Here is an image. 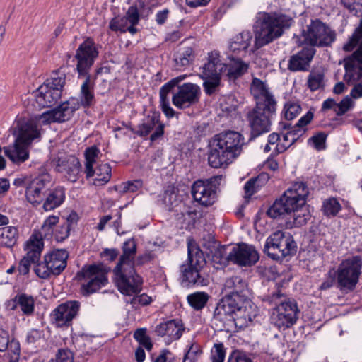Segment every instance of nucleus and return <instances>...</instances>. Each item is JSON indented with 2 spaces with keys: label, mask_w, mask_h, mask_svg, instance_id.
Returning a JSON list of instances; mask_svg holds the SVG:
<instances>
[{
  "label": "nucleus",
  "mask_w": 362,
  "mask_h": 362,
  "mask_svg": "<svg viewBox=\"0 0 362 362\" xmlns=\"http://www.w3.org/2000/svg\"><path fill=\"white\" fill-rule=\"evenodd\" d=\"M244 137L235 131H228L215 135L210 141L208 162L214 168H226L241 153Z\"/></svg>",
  "instance_id": "1"
},
{
  "label": "nucleus",
  "mask_w": 362,
  "mask_h": 362,
  "mask_svg": "<svg viewBox=\"0 0 362 362\" xmlns=\"http://www.w3.org/2000/svg\"><path fill=\"white\" fill-rule=\"evenodd\" d=\"M293 23L288 15L281 12L259 13L254 23V47L258 49L280 37Z\"/></svg>",
  "instance_id": "2"
},
{
  "label": "nucleus",
  "mask_w": 362,
  "mask_h": 362,
  "mask_svg": "<svg viewBox=\"0 0 362 362\" xmlns=\"http://www.w3.org/2000/svg\"><path fill=\"white\" fill-rule=\"evenodd\" d=\"M13 144L4 147L5 156L13 163L21 164L29 158V147L35 140H40L41 131L32 122L18 123L13 131Z\"/></svg>",
  "instance_id": "3"
},
{
  "label": "nucleus",
  "mask_w": 362,
  "mask_h": 362,
  "mask_svg": "<svg viewBox=\"0 0 362 362\" xmlns=\"http://www.w3.org/2000/svg\"><path fill=\"white\" fill-rule=\"evenodd\" d=\"M267 300L274 305L271 315L272 322L279 329L285 330L294 324L298 318L299 310L294 299L288 298L280 291L268 296Z\"/></svg>",
  "instance_id": "4"
},
{
  "label": "nucleus",
  "mask_w": 362,
  "mask_h": 362,
  "mask_svg": "<svg viewBox=\"0 0 362 362\" xmlns=\"http://www.w3.org/2000/svg\"><path fill=\"white\" fill-rule=\"evenodd\" d=\"M309 194L308 186L302 182L292 185L284 194L269 208L267 215L272 218L291 214L305 204Z\"/></svg>",
  "instance_id": "5"
},
{
  "label": "nucleus",
  "mask_w": 362,
  "mask_h": 362,
  "mask_svg": "<svg viewBox=\"0 0 362 362\" xmlns=\"http://www.w3.org/2000/svg\"><path fill=\"white\" fill-rule=\"evenodd\" d=\"M361 271L362 257L361 256H351L342 260L336 272L337 288L340 291H354L359 281Z\"/></svg>",
  "instance_id": "6"
},
{
  "label": "nucleus",
  "mask_w": 362,
  "mask_h": 362,
  "mask_svg": "<svg viewBox=\"0 0 362 362\" xmlns=\"http://www.w3.org/2000/svg\"><path fill=\"white\" fill-rule=\"evenodd\" d=\"M187 262V264H182L180 268L182 283L186 286L206 285V280L200 274L206 264L204 254L196 245L190 243L188 244Z\"/></svg>",
  "instance_id": "7"
},
{
  "label": "nucleus",
  "mask_w": 362,
  "mask_h": 362,
  "mask_svg": "<svg viewBox=\"0 0 362 362\" xmlns=\"http://www.w3.org/2000/svg\"><path fill=\"white\" fill-rule=\"evenodd\" d=\"M303 42L308 47H330L336 40V32L320 19L312 20L302 30Z\"/></svg>",
  "instance_id": "8"
},
{
  "label": "nucleus",
  "mask_w": 362,
  "mask_h": 362,
  "mask_svg": "<svg viewBox=\"0 0 362 362\" xmlns=\"http://www.w3.org/2000/svg\"><path fill=\"white\" fill-rule=\"evenodd\" d=\"M108 271L102 264L85 265L78 273V279L82 281L81 294L88 296L106 286Z\"/></svg>",
  "instance_id": "9"
},
{
  "label": "nucleus",
  "mask_w": 362,
  "mask_h": 362,
  "mask_svg": "<svg viewBox=\"0 0 362 362\" xmlns=\"http://www.w3.org/2000/svg\"><path fill=\"white\" fill-rule=\"evenodd\" d=\"M69 253L66 250L57 249L50 251L43 257V260L34 267L35 274L42 279L51 276L59 275L66 267Z\"/></svg>",
  "instance_id": "10"
},
{
  "label": "nucleus",
  "mask_w": 362,
  "mask_h": 362,
  "mask_svg": "<svg viewBox=\"0 0 362 362\" xmlns=\"http://www.w3.org/2000/svg\"><path fill=\"white\" fill-rule=\"evenodd\" d=\"M98 50L93 39L88 37L78 47L75 57L77 60L76 69L79 76L86 78L81 86V90H89L90 77L88 70L98 56Z\"/></svg>",
  "instance_id": "11"
},
{
  "label": "nucleus",
  "mask_w": 362,
  "mask_h": 362,
  "mask_svg": "<svg viewBox=\"0 0 362 362\" xmlns=\"http://www.w3.org/2000/svg\"><path fill=\"white\" fill-rule=\"evenodd\" d=\"M296 247L290 234L277 230L267 238L264 251L273 259H279L294 254Z\"/></svg>",
  "instance_id": "12"
},
{
  "label": "nucleus",
  "mask_w": 362,
  "mask_h": 362,
  "mask_svg": "<svg viewBox=\"0 0 362 362\" xmlns=\"http://www.w3.org/2000/svg\"><path fill=\"white\" fill-rule=\"evenodd\" d=\"M100 150L93 146L86 149L84 152L85 156V170L86 178L95 177L93 185H104L107 184L111 178V167L108 163L98 164L95 168L93 165L96 163L99 157Z\"/></svg>",
  "instance_id": "13"
},
{
  "label": "nucleus",
  "mask_w": 362,
  "mask_h": 362,
  "mask_svg": "<svg viewBox=\"0 0 362 362\" xmlns=\"http://www.w3.org/2000/svg\"><path fill=\"white\" fill-rule=\"evenodd\" d=\"M78 108L79 105L76 103V100L69 99L54 109L35 115L33 119L28 122L32 121L36 126H37V123L45 125L52 122H64L70 119L74 112Z\"/></svg>",
  "instance_id": "14"
},
{
  "label": "nucleus",
  "mask_w": 362,
  "mask_h": 362,
  "mask_svg": "<svg viewBox=\"0 0 362 362\" xmlns=\"http://www.w3.org/2000/svg\"><path fill=\"white\" fill-rule=\"evenodd\" d=\"M221 176H215L207 180H198L191 187V193L194 201L204 206L213 205L217 199V187L215 182Z\"/></svg>",
  "instance_id": "15"
},
{
  "label": "nucleus",
  "mask_w": 362,
  "mask_h": 362,
  "mask_svg": "<svg viewBox=\"0 0 362 362\" xmlns=\"http://www.w3.org/2000/svg\"><path fill=\"white\" fill-rule=\"evenodd\" d=\"M114 274L115 284L122 293L131 296L140 292L142 279L136 274L134 267L131 271L127 267L116 266Z\"/></svg>",
  "instance_id": "16"
},
{
  "label": "nucleus",
  "mask_w": 362,
  "mask_h": 362,
  "mask_svg": "<svg viewBox=\"0 0 362 362\" xmlns=\"http://www.w3.org/2000/svg\"><path fill=\"white\" fill-rule=\"evenodd\" d=\"M223 64L221 62L218 52L212 51L209 53L207 62L202 67L204 90H214L218 86L222 76L221 69L223 70Z\"/></svg>",
  "instance_id": "17"
},
{
  "label": "nucleus",
  "mask_w": 362,
  "mask_h": 362,
  "mask_svg": "<svg viewBox=\"0 0 362 362\" xmlns=\"http://www.w3.org/2000/svg\"><path fill=\"white\" fill-rule=\"evenodd\" d=\"M259 259V255L255 247L244 243L237 244L229 252L230 262L240 267H251Z\"/></svg>",
  "instance_id": "18"
},
{
  "label": "nucleus",
  "mask_w": 362,
  "mask_h": 362,
  "mask_svg": "<svg viewBox=\"0 0 362 362\" xmlns=\"http://www.w3.org/2000/svg\"><path fill=\"white\" fill-rule=\"evenodd\" d=\"M313 118V113L311 111H308L298 121L293 129L283 134L281 138L280 137V142L276 144L274 151L276 153H280L289 148L305 132V129L303 128L308 124Z\"/></svg>",
  "instance_id": "19"
},
{
  "label": "nucleus",
  "mask_w": 362,
  "mask_h": 362,
  "mask_svg": "<svg viewBox=\"0 0 362 362\" xmlns=\"http://www.w3.org/2000/svg\"><path fill=\"white\" fill-rule=\"evenodd\" d=\"M249 300L247 296L225 295L216 306L214 317L218 320H223L225 317L231 316Z\"/></svg>",
  "instance_id": "20"
},
{
  "label": "nucleus",
  "mask_w": 362,
  "mask_h": 362,
  "mask_svg": "<svg viewBox=\"0 0 362 362\" xmlns=\"http://www.w3.org/2000/svg\"><path fill=\"white\" fill-rule=\"evenodd\" d=\"M51 182L47 173H43L29 182L26 186L25 197L32 204H39L43 198V193Z\"/></svg>",
  "instance_id": "21"
},
{
  "label": "nucleus",
  "mask_w": 362,
  "mask_h": 362,
  "mask_svg": "<svg viewBox=\"0 0 362 362\" xmlns=\"http://www.w3.org/2000/svg\"><path fill=\"white\" fill-rule=\"evenodd\" d=\"M316 49L311 47H304L296 54L290 57L288 62V69L293 72L307 71L309 70Z\"/></svg>",
  "instance_id": "22"
},
{
  "label": "nucleus",
  "mask_w": 362,
  "mask_h": 362,
  "mask_svg": "<svg viewBox=\"0 0 362 362\" xmlns=\"http://www.w3.org/2000/svg\"><path fill=\"white\" fill-rule=\"evenodd\" d=\"M361 98H362V92H350L349 95L345 96L339 103L332 98H328L323 102L322 110L332 109L337 116L341 117L352 110L355 105L354 100Z\"/></svg>",
  "instance_id": "23"
},
{
  "label": "nucleus",
  "mask_w": 362,
  "mask_h": 362,
  "mask_svg": "<svg viewBox=\"0 0 362 362\" xmlns=\"http://www.w3.org/2000/svg\"><path fill=\"white\" fill-rule=\"evenodd\" d=\"M79 308V302L67 301L58 305L53 310L52 317L57 326L68 325L77 315Z\"/></svg>",
  "instance_id": "24"
},
{
  "label": "nucleus",
  "mask_w": 362,
  "mask_h": 362,
  "mask_svg": "<svg viewBox=\"0 0 362 362\" xmlns=\"http://www.w3.org/2000/svg\"><path fill=\"white\" fill-rule=\"evenodd\" d=\"M58 172L65 174L68 180L75 182L81 173V165L79 160L74 156L59 158L56 165Z\"/></svg>",
  "instance_id": "25"
},
{
  "label": "nucleus",
  "mask_w": 362,
  "mask_h": 362,
  "mask_svg": "<svg viewBox=\"0 0 362 362\" xmlns=\"http://www.w3.org/2000/svg\"><path fill=\"white\" fill-rule=\"evenodd\" d=\"M230 62L222 65L221 69L222 76L226 77L230 83H235V81L248 71L249 64L240 58L230 57Z\"/></svg>",
  "instance_id": "26"
},
{
  "label": "nucleus",
  "mask_w": 362,
  "mask_h": 362,
  "mask_svg": "<svg viewBox=\"0 0 362 362\" xmlns=\"http://www.w3.org/2000/svg\"><path fill=\"white\" fill-rule=\"evenodd\" d=\"M256 316V306L249 299L246 300L244 305L238 309L230 320L233 321L237 329H241L247 327Z\"/></svg>",
  "instance_id": "27"
},
{
  "label": "nucleus",
  "mask_w": 362,
  "mask_h": 362,
  "mask_svg": "<svg viewBox=\"0 0 362 362\" xmlns=\"http://www.w3.org/2000/svg\"><path fill=\"white\" fill-rule=\"evenodd\" d=\"M252 39L253 34L251 31L243 30L230 39L228 49L233 54L243 57L247 52Z\"/></svg>",
  "instance_id": "28"
},
{
  "label": "nucleus",
  "mask_w": 362,
  "mask_h": 362,
  "mask_svg": "<svg viewBox=\"0 0 362 362\" xmlns=\"http://www.w3.org/2000/svg\"><path fill=\"white\" fill-rule=\"evenodd\" d=\"M184 329L182 320L174 319L157 325L155 332L158 336H167L170 340L175 341L181 337Z\"/></svg>",
  "instance_id": "29"
},
{
  "label": "nucleus",
  "mask_w": 362,
  "mask_h": 362,
  "mask_svg": "<svg viewBox=\"0 0 362 362\" xmlns=\"http://www.w3.org/2000/svg\"><path fill=\"white\" fill-rule=\"evenodd\" d=\"M274 115L258 112L254 110L249 115V119L252 132L259 135L269 130L271 119Z\"/></svg>",
  "instance_id": "30"
},
{
  "label": "nucleus",
  "mask_w": 362,
  "mask_h": 362,
  "mask_svg": "<svg viewBox=\"0 0 362 362\" xmlns=\"http://www.w3.org/2000/svg\"><path fill=\"white\" fill-rule=\"evenodd\" d=\"M154 129V132L151 135V141H154L158 138L161 137L164 133V125L162 124L157 116L153 115L148 117L146 120L138 129V134L140 136H146Z\"/></svg>",
  "instance_id": "31"
},
{
  "label": "nucleus",
  "mask_w": 362,
  "mask_h": 362,
  "mask_svg": "<svg viewBox=\"0 0 362 362\" xmlns=\"http://www.w3.org/2000/svg\"><path fill=\"white\" fill-rule=\"evenodd\" d=\"M254 98L256 101V107L254 110L258 112L275 115L276 110V101L270 92H255Z\"/></svg>",
  "instance_id": "32"
},
{
  "label": "nucleus",
  "mask_w": 362,
  "mask_h": 362,
  "mask_svg": "<svg viewBox=\"0 0 362 362\" xmlns=\"http://www.w3.org/2000/svg\"><path fill=\"white\" fill-rule=\"evenodd\" d=\"M146 6V4L143 0H136L132 6H130L126 11L124 16L130 24L129 33L134 35L138 33L136 28L141 16Z\"/></svg>",
  "instance_id": "33"
},
{
  "label": "nucleus",
  "mask_w": 362,
  "mask_h": 362,
  "mask_svg": "<svg viewBox=\"0 0 362 362\" xmlns=\"http://www.w3.org/2000/svg\"><path fill=\"white\" fill-rule=\"evenodd\" d=\"M43 248V239L40 238V235L33 233L25 243L24 250L26 252L25 256L38 263L40 262V258Z\"/></svg>",
  "instance_id": "34"
},
{
  "label": "nucleus",
  "mask_w": 362,
  "mask_h": 362,
  "mask_svg": "<svg viewBox=\"0 0 362 362\" xmlns=\"http://www.w3.org/2000/svg\"><path fill=\"white\" fill-rule=\"evenodd\" d=\"M223 289L226 295L246 296L247 284L240 276H235L226 279Z\"/></svg>",
  "instance_id": "35"
},
{
  "label": "nucleus",
  "mask_w": 362,
  "mask_h": 362,
  "mask_svg": "<svg viewBox=\"0 0 362 362\" xmlns=\"http://www.w3.org/2000/svg\"><path fill=\"white\" fill-rule=\"evenodd\" d=\"M66 84V74L61 70L54 71L35 90H42L44 88L47 90H62Z\"/></svg>",
  "instance_id": "36"
},
{
  "label": "nucleus",
  "mask_w": 362,
  "mask_h": 362,
  "mask_svg": "<svg viewBox=\"0 0 362 362\" xmlns=\"http://www.w3.org/2000/svg\"><path fill=\"white\" fill-rule=\"evenodd\" d=\"M123 254L121 256L117 266L127 267V268L132 271L134 267V258L136 252V245L134 240L129 239L124 243Z\"/></svg>",
  "instance_id": "37"
},
{
  "label": "nucleus",
  "mask_w": 362,
  "mask_h": 362,
  "mask_svg": "<svg viewBox=\"0 0 362 362\" xmlns=\"http://www.w3.org/2000/svg\"><path fill=\"white\" fill-rule=\"evenodd\" d=\"M199 92H177L173 97V103L178 108H187L197 103Z\"/></svg>",
  "instance_id": "38"
},
{
  "label": "nucleus",
  "mask_w": 362,
  "mask_h": 362,
  "mask_svg": "<svg viewBox=\"0 0 362 362\" xmlns=\"http://www.w3.org/2000/svg\"><path fill=\"white\" fill-rule=\"evenodd\" d=\"M65 199V189L62 187H57L47 196L43 204V209L46 211H52L59 206Z\"/></svg>",
  "instance_id": "39"
},
{
  "label": "nucleus",
  "mask_w": 362,
  "mask_h": 362,
  "mask_svg": "<svg viewBox=\"0 0 362 362\" xmlns=\"http://www.w3.org/2000/svg\"><path fill=\"white\" fill-rule=\"evenodd\" d=\"M18 239V228L14 226L0 228V246L13 247Z\"/></svg>",
  "instance_id": "40"
},
{
  "label": "nucleus",
  "mask_w": 362,
  "mask_h": 362,
  "mask_svg": "<svg viewBox=\"0 0 362 362\" xmlns=\"http://www.w3.org/2000/svg\"><path fill=\"white\" fill-rule=\"evenodd\" d=\"M210 252L211 263L216 269L222 268L228 262H230L229 253H226V247L223 246L214 245Z\"/></svg>",
  "instance_id": "41"
},
{
  "label": "nucleus",
  "mask_w": 362,
  "mask_h": 362,
  "mask_svg": "<svg viewBox=\"0 0 362 362\" xmlns=\"http://www.w3.org/2000/svg\"><path fill=\"white\" fill-rule=\"evenodd\" d=\"M186 78V75H181L174 78H172L165 83L160 89V90H173L175 87H177L178 90H200L199 86L192 83H185L180 85V82Z\"/></svg>",
  "instance_id": "42"
},
{
  "label": "nucleus",
  "mask_w": 362,
  "mask_h": 362,
  "mask_svg": "<svg viewBox=\"0 0 362 362\" xmlns=\"http://www.w3.org/2000/svg\"><path fill=\"white\" fill-rule=\"evenodd\" d=\"M15 305L19 306L22 313L25 315H31L35 310V300L31 296L21 293L16 296L14 300Z\"/></svg>",
  "instance_id": "43"
},
{
  "label": "nucleus",
  "mask_w": 362,
  "mask_h": 362,
  "mask_svg": "<svg viewBox=\"0 0 362 362\" xmlns=\"http://www.w3.org/2000/svg\"><path fill=\"white\" fill-rule=\"evenodd\" d=\"M59 223V218L57 216H49L43 222L39 231H35L33 233L40 235L42 239L50 238L52 237L55 228Z\"/></svg>",
  "instance_id": "44"
},
{
  "label": "nucleus",
  "mask_w": 362,
  "mask_h": 362,
  "mask_svg": "<svg viewBox=\"0 0 362 362\" xmlns=\"http://www.w3.org/2000/svg\"><path fill=\"white\" fill-rule=\"evenodd\" d=\"M194 57V52L191 47H184L175 54V66L178 69L188 66Z\"/></svg>",
  "instance_id": "45"
},
{
  "label": "nucleus",
  "mask_w": 362,
  "mask_h": 362,
  "mask_svg": "<svg viewBox=\"0 0 362 362\" xmlns=\"http://www.w3.org/2000/svg\"><path fill=\"white\" fill-rule=\"evenodd\" d=\"M325 74L322 71H311L308 76V86L310 90H323L325 88Z\"/></svg>",
  "instance_id": "46"
},
{
  "label": "nucleus",
  "mask_w": 362,
  "mask_h": 362,
  "mask_svg": "<svg viewBox=\"0 0 362 362\" xmlns=\"http://www.w3.org/2000/svg\"><path fill=\"white\" fill-rule=\"evenodd\" d=\"M61 92H38L35 95L37 103L42 106H52L60 98Z\"/></svg>",
  "instance_id": "47"
},
{
  "label": "nucleus",
  "mask_w": 362,
  "mask_h": 362,
  "mask_svg": "<svg viewBox=\"0 0 362 362\" xmlns=\"http://www.w3.org/2000/svg\"><path fill=\"white\" fill-rule=\"evenodd\" d=\"M109 28L114 32L129 33L130 24L124 15H118L111 19L109 23Z\"/></svg>",
  "instance_id": "48"
},
{
  "label": "nucleus",
  "mask_w": 362,
  "mask_h": 362,
  "mask_svg": "<svg viewBox=\"0 0 362 362\" xmlns=\"http://www.w3.org/2000/svg\"><path fill=\"white\" fill-rule=\"evenodd\" d=\"M209 296L204 292H196L187 296L189 304L195 310H202L206 304Z\"/></svg>",
  "instance_id": "49"
},
{
  "label": "nucleus",
  "mask_w": 362,
  "mask_h": 362,
  "mask_svg": "<svg viewBox=\"0 0 362 362\" xmlns=\"http://www.w3.org/2000/svg\"><path fill=\"white\" fill-rule=\"evenodd\" d=\"M291 213H293V224L297 227L305 225L310 218L309 210L305 204L298 209L293 210Z\"/></svg>",
  "instance_id": "50"
},
{
  "label": "nucleus",
  "mask_w": 362,
  "mask_h": 362,
  "mask_svg": "<svg viewBox=\"0 0 362 362\" xmlns=\"http://www.w3.org/2000/svg\"><path fill=\"white\" fill-rule=\"evenodd\" d=\"M301 107L298 101L289 100L284 104L283 113L288 120L296 118L300 112Z\"/></svg>",
  "instance_id": "51"
},
{
  "label": "nucleus",
  "mask_w": 362,
  "mask_h": 362,
  "mask_svg": "<svg viewBox=\"0 0 362 362\" xmlns=\"http://www.w3.org/2000/svg\"><path fill=\"white\" fill-rule=\"evenodd\" d=\"M362 38V19L360 20L358 26L355 29L351 37L344 45L343 49L345 52H351L359 43L360 40Z\"/></svg>",
  "instance_id": "52"
},
{
  "label": "nucleus",
  "mask_w": 362,
  "mask_h": 362,
  "mask_svg": "<svg viewBox=\"0 0 362 362\" xmlns=\"http://www.w3.org/2000/svg\"><path fill=\"white\" fill-rule=\"evenodd\" d=\"M341 209V204L335 198H329L323 202L322 211L327 216H336Z\"/></svg>",
  "instance_id": "53"
},
{
  "label": "nucleus",
  "mask_w": 362,
  "mask_h": 362,
  "mask_svg": "<svg viewBox=\"0 0 362 362\" xmlns=\"http://www.w3.org/2000/svg\"><path fill=\"white\" fill-rule=\"evenodd\" d=\"M143 182L141 180H135L123 182L115 187V189L120 194H124L129 192H136L141 188Z\"/></svg>",
  "instance_id": "54"
},
{
  "label": "nucleus",
  "mask_w": 362,
  "mask_h": 362,
  "mask_svg": "<svg viewBox=\"0 0 362 362\" xmlns=\"http://www.w3.org/2000/svg\"><path fill=\"white\" fill-rule=\"evenodd\" d=\"M134 338L141 347L145 348L148 351L152 349L153 344L150 337L146 334V329L145 328L137 329L134 333Z\"/></svg>",
  "instance_id": "55"
},
{
  "label": "nucleus",
  "mask_w": 362,
  "mask_h": 362,
  "mask_svg": "<svg viewBox=\"0 0 362 362\" xmlns=\"http://www.w3.org/2000/svg\"><path fill=\"white\" fill-rule=\"evenodd\" d=\"M341 2L351 14L362 17V0H341Z\"/></svg>",
  "instance_id": "56"
},
{
  "label": "nucleus",
  "mask_w": 362,
  "mask_h": 362,
  "mask_svg": "<svg viewBox=\"0 0 362 362\" xmlns=\"http://www.w3.org/2000/svg\"><path fill=\"white\" fill-rule=\"evenodd\" d=\"M69 232L70 223L67 221H63L58 223L52 237L54 238L56 241L62 242L69 237Z\"/></svg>",
  "instance_id": "57"
},
{
  "label": "nucleus",
  "mask_w": 362,
  "mask_h": 362,
  "mask_svg": "<svg viewBox=\"0 0 362 362\" xmlns=\"http://www.w3.org/2000/svg\"><path fill=\"white\" fill-rule=\"evenodd\" d=\"M226 350L221 343L215 344L211 351V362H224Z\"/></svg>",
  "instance_id": "58"
},
{
  "label": "nucleus",
  "mask_w": 362,
  "mask_h": 362,
  "mask_svg": "<svg viewBox=\"0 0 362 362\" xmlns=\"http://www.w3.org/2000/svg\"><path fill=\"white\" fill-rule=\"evenodd\" d=\"M45 334L43 330L32 329L26 334V342L29 344H37L44 339Z\"/></svg>",
  "instance_id": "59"
},
{
  "label": "nucleus",
  "mask_w": 362,
  "mask_h": 362,
  "mask_svg": "<svg viewBox=\"0 0 362 362\" xmlns=\"http://www.w3.org/2000/svg\"><path fill=\"white\" fill-rule=\"evenodd\" d=\"M327 134L323 132H320L316 135L313 136L310 141L312 142L313 146L318 151L324 150L326 147Z\"/></svg>",
  "instance_id": "60"
},
{
  "label": "nucleus",
  "mask_w": 362,
  "mask_h": 362,
  "mask_svg": "<svg viewBox=\"0 0 362 362\" xmlns=\"http://www.w3.org/2000/svg\"><path fill=\"white\" fill-rule=\"evenodd\" d=\"M32 264H35V265L37 264L34 260H31L27 257L24 256L21 261L19 262L18 267V271L21 275H26L29 273L30 266Z\"/></svg>",
  "instance_id": "61"
},
{
  "label": "nucleus",
  "mask_w": 362,
  "mask_h": 362,
  "mask_svg": "<svg viewBox=\"0 0 362 362\" xmlns=\"http://www.w3.org/2000/svg\"><path fill=\"white\" fill-rule=\"evenodd\" d=\"M152 302V298L146 293L136 296L132 298L130 303L133 306L140 305L142 306L148 305Z\"/></svg>",
  "instance_id": "62"
},
{
  "label": "nucleus",
  "mask_w": 362,
  "mask_h": 362,
  "mask_svg": "<svg viewBox=\"0 0 362 362\" xmlns=\"http://www.w3.org/2000/svg\"><path fill=\"white\" fill-rule=\"evenodd\" d=\"M73 354L69 349H59L56 355V362H73Z\"/></svg>",
  "instance_id": "63"
},
{
  "label": "nucleus",
  "mask_w": 362,
  "mask_h": 362,
  "mask_svg": "<svg viewBox=\"0 0 362 362\" xmlns=\"http://www.w3.org/2000/svg\"><path fill=\"white\" fill-rule=\"evenodd\" d=\"M202 353V350L199 345L194 343L191 344L187 352L185 354V356L198 360V358L201 356Z\"/></svg>",
  "instance_id": "64"
}]
</instances>
